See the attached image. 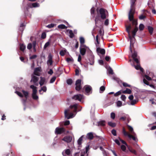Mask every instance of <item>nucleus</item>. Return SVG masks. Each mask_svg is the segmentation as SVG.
I'll use <instances>...</instances> for the list:
<instances>
[{"label": "nucleus", "instance_id": "nucleus-1", "mask_svg": "<svg viewBox=\"0 0 156 156\" xmlns=\"http://www.w3.org/2000/svg\"><path fill=\"white\" fill-rule=\"evenodd\" d=\"M78 104H74L71 105L69 107V119L73 118L76 115V113Z\"/></svg>", "mask_w": 156, "mask_h": 156}, {"label": "nucleus", "instance_id": "nucleus-2", "mask_svg": "<svg viewBox=\"0 0 156 156\" xmlns=\"http://www.w3.org/2000/svg\"><path fill=\"white\" fill-rule=\"evenodd\" d=\"M136 0H131L130 9L128 14V18L129 20H131L133 18V15L134 13V4Z\"/></svg>", "mask_w": 156, "mask_h": 156}, {"label": "nucleus", "instance_id": "nucleus-3", "mask_svg": "<svg viewBox=\"0 0 156 156\" xmlns=\"http://www.w3.org/2000/svg\"><path fill=\"white\" fill-rule=\"evenodd\" d=\"M126 30L128 34L130 40V45L129 47V49L131 53H132L133 51L132 50L131 46L133 45V38L130 35V30L131 29L132 27L130 25L128 26H126Z\"/></svg>", "mask_w": 156, "mask_h": 156}, {"label": "nucleus", "instance_id": "nucleus-4", "mask_svg": "<svg viewBox=\"0 0 156 156\" xmlns=\"http://www.w3.org/2000/svg\"><path fill=\"white\" fill-rule=\"evenodd\" d=\"M97 11L98 12H99L101 18L103 20L105 19L106 17H108V13L105 9L101 8L98 11V9H97Z\"/></svg>", "mask_w": 156, "mask_h": 156}, {"label": "nucleus", "instance_id": "nucleus-5", "mask_svg": "<svg viewBox=\"0 0 156 156\" xmlns=\"http://www.w3.org/2000/svg\"><path fill=\"white\" fill-rule=\"evenodd\" d=\"M30 88L33 89V92L32 94L33 99L34 100H37L38 99V97L37 95V87L34 85H31L30 86Z\"/></svg>", "mask_w": 156, "mask_h": 156}, {"label": "nucleus", "instance_id": "nucleus-6", "mask_svg": "<svg viewBox=\"0 0 156 156\" xmlns=\"http://www.w3.org/2000/svg\"><path fill=\"white\" fill-rule=\"evenodd\" d=\"M66 132V129L64 127H57L55 129V133L56 135H58L65 133Z\"/></svg>", "mask_w": 156, "mask_h": 156}, {"label": "nucleus", "instance_id": "nucleus-7", "mask_svg": "<svg viewBox=\"0 0 156 156\" xmlns=\"http://www.w3.org/2000/svg\"><path fill=\"white\" fill-rule=\"evenodd\" d=\"M122 133L125 136H127L129 138H132L133 140L136 141V139L135 136L136 135H135V136L133 135H132L129 134L128 133H127L126 131L124 128H123Z\"/></svg>", "mask_w": 156, "mask_h": 156}, {"label": "nucleus", "instance_id": "nucleus-8", "mask_svg": "<svg viewBox=\"0 0 156 156\" xmlns=\"http://www.w3.org/2000/svg\"><path fill=\"white\" fill-rule=\"evenodd\" d=\"M83 98V95L81 94H79L74 95L72 97V98L75 100H78L81 101L82 100Z\"/></svg>", "mask_w": 156, "mask_h": 156}, {"label": "nucleus", "instance_id": "nucleus-9", "mask_svg": "<svg viewBox=\"0 0 156 156\" xmlns=\"http://www.w3.org/2000/svg\"><path fill=\"white\" fill-rule=\"evenodd\" d=\"M147 75H148L149 76L147 75H145V78L148 80H152L151 78V77H150L149 76H151L153 79V80L154 81H156V77L155 79H154V76H152L153 75V74L152 73H150L149 71H147Z\"/></svg>", "mask_w": 156, "mask_h": 156}, {"label": "nucleus", "instance_id": "nucleus-10", "mask_svg": "<svg viewBox=\"0 0 156 156\" xmlns=\"http://www.w3.org/2000/svg\"><path fill=\"white\" fill-rule=\"evenodd\" d=\"M81 80L80 79H78L76 81L75 89L76 90L79 91L81 89Z\"/></svg>", "mask_w": 156, "mask_h": 156}, {"label": "nucleus", "instance_id": "nucleus-11", "mask_svg": "<svg viewBox=\"0 0 156 156\" xmlns=\"http://www.w3.org/2000/svg\"><path fill=\"white\" fill-rule=\"evenodd\" d=\"M87 49L89 50V48L85 46H83L80 48V52L81 55H84Z\"/></svg>", "mask_w": 156, "mask_h": 156}, {"label": "nucleus", "instance_id": "nucleus-12", "mask_svg": "<svg viewBox=\"0 0 156 156\" xmlns=\"http://www.w3.org/2000/svg\"><path fill=\"white\" fill-rule=\"evenodd\" d=\"M84 136H82L77 140V144L78 145V149H80L82 147V144Z\"/></svg>", "mask_w": 156, "mask_h": 156}, {"label": "nucleus", "instance_id": "nucleus-13", "mask_svg": "<svg viewBox=\"0 0 156 156\" xmlns=\"http://www.w3.org/2000/svg\"><path fill=\"white\" fill-rule=\"evenodd\" d=\"M96 47H97V52L98 53H100L102 55H104L105 53V50L104 49L100 48L99 45L96 44Z\"/></svg>", "mask_w": 156, "mask_h": 156}, {"label": "nucleus", "instance_id": "nucleus-14", "mask_svg": "<svg viewBox=\"0 0 156 156\" xmlns=\"http://www.w3.org/2000/svg\"><path fill=\"white\" fill-rule=\"evenodd\" d=\"M41 71V68L40 67H37L35 68L34 74L35 75L40 76V72Z\"/></svg>", "mask_w": 156, "mask_h": 156}, {"label": "nucleus", "instance_id": "nucleus-15", "mask_svg": "<svg viewBox=\"0 0 156 156\" xmlns=\"http://www.w3.org/2000/svg\"><path fill=\"white\" fill-rule=\"evenodd\" d=\"M53 63L52 57L51 54H49L48 57V60L47 62V64L48 66L52 65Z\"/></svg>", "mask_w": 156, "mask_h": 156}, {"label": "nucleus", "instance_id": "nucleus-16", "mask_svg": "<svg viewBox=\"0 0 156 156\" xmlns=\"http://www.w3.org/2000/svg\"><path fill=\"white\" fill-rule=\"evenodd\" d=\"M89 60L90 62L87 61H84V62L86 63L87 64H88L89 63L90 65H93L94 63V56L91 55V58H90L89 59Z\"/></svg>", "mask_w": 156, "mask_h": 156}, {"label": "nucleus", "instance_id": "nucleus-17", "mask_svg": "<svg viewBox=\"0 0 156 156\" xmlns=\"http://www.w3.org/2000/svg\"><path fill=\"white\" fill-rule=\"evenodd\" d=\"M137 56V52L135 51H134L132 55V57L134 61L137 64H138L139 63V60L137 58H136Z\"/></svg>", "mask_w": 156, "mask_h": 156}, {"label": "nucleus", "instance_id": "nucleus-18", "mask_svg": "<svg viewBox=\"0 0 156 156\" xmlns=\"http://www.w3.org/2000/svg\"><path fill=\"white\" fill-rule=\"evenodd\" d=\"M84 88L85 89V90L86 92L87 93H90L92 90V87L90 85H85L84 86Z\"/></svg>", "mask_w": 156, "mask_h": 156}, {"label": "nucleus", "instance_id": "nucleus-19", "mask_svg": "<svg viewBox=\"0 0 156 156\" xmlns=\"http://www.w3.org/2000/svg\"><path fill=\"white\" fill-rule=\"evenodd\" d=\"M137 66H135L133 64H131V65L132 66H134L135 68L137 70L140 69V70L142 72H143V69L141 68L140 66L139 62V63L138 64H137Z\"/></svg>", "mask_w": 156, "mask_h": 156}, {"label": "nucleus", "instance_id": "nucleus-20", "mask_svg": "<svg viewBox=\"0 0 156 156\" xmlns=\"http://www.w3.org/2000/svg\"><path fill=\"white\" fill-rule=\"evenodd\" d=\"M86 137L87 139H88L90 140H92L94 137L93 133L92 132H90L88 133L87 134Z\"/></svg>", "mask_w": 156, "mask_h": 156}, {"label": "nucleus", "instance_id": "nucleus-21", "mask_svg": "<svg viewBox=\"0 0 156 156\" xmlns=\"http://www.w3.org/2000/svg\"><path fill=\"white\" fill-rule=\"evenodd\" d=\"M72 140L73 141L74 140V136L72 133L69 131V142H71Z\"/></svg>", "mask_w": 156, "mask_h": 156}, {"label": "nucleus", "instance_id": "nucleus-22", "mask_svg": "<svg viewBox=\"0 0 156 156\" xmlns=\"http://www.w3.org/2000/svg\"><path fill=\"white\" fill-rule=\"evenodd\" d=\"M120 120H122L125 121L126 120H127L128 121H129V117L128 115L125 114L123 116L121 117L119 119Z\"/></svg>", "mask_w": 156, "mask_h": 156}, {"label": "nucleus", "instance_id": "nucleus-23", "mask_svg": "<svg viewBox=\"0 0 156 156\" xmlns=\"http://www.w3.org/2000/svg\"><path fill=\"white\" fill-rule=\"evenodd\" d=\"M138 30V28L137 27H136L134 29V30L132 31V34L133 37H132L133 38V39L135 38V36L136 35V32Z\"/></svg>", "mask_w": 156, "mask_h": 156}, {"label": "nucleus", "instance_id": "nucleus-24", "mask_svg": "<svg viewBox=\"0 0 156 156\" xmlns=\"http://www.w3.org/2000/svg\"><path fill=\"white\" fill-rule=\"evenodd\" d=\"M127 126L128 127V129L130 133L133 135L135 136V135H136L135 133L133 131V127L129 125H127Z\"/></svg>", "mask_w": 156, "mask_h": 156}, {"label": "nucleus", "instance_id": "nucleus-25", "mask_svg": "<svg viewBox=\"0 0 156 156\" xmlns=\"http://www.w3.org/2000/svg\"><path fill=\"white\" fill-rule=\"evenodd\" d=\"M39 80V78L35 76H33L32 77V79L31 81H33V82L35 84L37 83Z\"/></svg>", "mask_w": 156, "mask_h": 156}, {"label": "nucleus", "instance_id": "nucleus-26", "mask_svg": "<svg viewBox=\"0 0 156 156\" xmlns=\"http://www.w3.org/2000/svg\"><path fill=\"white\" fill-rule=\"evenodd\" d=\"M41 80L39 81V84L40 85V86H42L44 83L45 82V79L44 77H40Z\"/></svg>", "mask_w": 156, "mask_h": 156}, {"label": "nucleus", "instance_id": "nucleus-27", "mask_svg": "<svg viewBox=\"0 0 156 156\" xmlns=\"http://www.w3.org/2000/svg\"><path fill=\"white\" fill-rule=\"evenodd\" d=\"M23 95L24 96L25 98H27L28 97L29 93L27 91H25L24 90H22V91Z\"/></svg>", "mask_w": 156, "mask_h": 156}, {"label": "nucleus", "instance_id": "nucleus-28", "mask_svg": "<svg viewBox=\"0 0 156 156\" xmlns=\"http://www.w3.org/2000/svg\"><path fill=\"white\" fill-rule=\"evenodd\" d=\"M131 90L128 88H126V90H123L122 92V93L123 94H131Z\"/></svg>", "mask_w": 156, "mask_h": 156}, {"label": "nucleus", "instance_id": "nucleus-29", "mask_svg": "<svg viewBox=\"0 0 156 156\" xmlns=\"http://www.w3.org/2000/svg\"><path fill=\"white\" fill-rule=\"evenodd\" d=\"M26 48V46L23 44L20 45V49L21 51H23Z\"/></svg>", "mask_w": 156, "mask_h": 156}, {"label": "nucleus", "instance_id": "nucleus-30", "mask_svg": "<svg viewBox=\"0 0 156 156\" xmlns=\"http://www.w3.org/2000/svg\"><path fill=\"white\" fill-rule=\"evenodd\" d=\"M130 21H132V23L133 25H135L136 26L137 25V20H134L133 18L131 20H129Z\"/></svg>", "mask_w": 156, "mask_h": 156}, {"label": "nucleus", "instance_id": "nucleus-31", "mask_svg": "<svg viewBox=\"0 0 156 156\" xmlns=\"http://www.w3.org/2000/svg\"><path fill=\"white\" fill-rule=\"evenodd\" d=\"M69 36L71 38H72L74 37V34L72 30H69Z\"/></svg>", "mask_w": 156, "mask_h": 156}, {"label": "nucleus", "instance_id": "nucleus-32", "mask_svg": "<svg viewBox=\"0 0 156 156\" xmlns=\"http://www.w3.org/2000/svg\"><path fill=\"white\" fill-rule=\"evenodd\" d=\"M62 154L63 156H67L68 155V149H66L63 151L62 152Z\"/></svg>", "mask_w": 156, "mask_h": 156}, {"label": "nucleus", "instance_id": "nucleus-33", "mask_svg": "<svg viewBox=\"0 0 156 156\" xmlns=\"http://www.w3.org/2000/svg\"><path fill=\"white\" fill-rule=\"evenodd\" d=\"M148 29L150 34H152L153 31V28L152 27L149 26L148 27Z\"/></svg>", "mask_w": 156, "mask_h": 156}, {"label": "nucleus", "instance_id": "nucleus-34", "mask_svg": "<svg viewBox=\"0 0 156 156\" xmlns=\"http://www.w3.org/2000/svg\"><path fill=\"white\" fill-rule=\"evenodd\" d=\"M64 113L65 118L68 119V109L65 110Z\"/></svg>", "mask_w": 156, "mask_h": 156}, {"label": "nucleus", "instance_id": "nucleus-35", "mask_svg": "<svg viewBox=\"0 0 156 156\" xmlns=\"http://www.w3.org/2000/svg\"><path fill=\"white\" fill-rule=\"evenodd\" d=\"M98 125L99 126H104L105 125V121H101L98 122Z\"/></svg>", "mask_w": 156, "mask_h": 156}, {"label": "nucleus", "instance_id": "nucleus-36", "mask_svg": "<svg viewBox=\"0 0 156 156\" xmlns=\"http://www.w3.org/2000/svg\"><path fill=\"white\" fill-rule=\"evenodd\" d=\"M95 11V8L94 7H92L90 10V13L91 15L93 17L94 16V13Z\"/></svg>", "mask_w": 156, "mask_h": 156}, {"label": "nucleus", "instance_id": "nucleus-37", "mask_svg": "<svg viewBox=\"0 0 156 156\" xmlns=\"http://www.w3.org/2000/svg\"><path fill=\"white\" fill-rule=\"evenodd\" d=\"M105 90V87L104 86H102L100 88V91L99 92L100 93H102Z\"/></svg>", "mask_w": 156, "mask_h": 156}, {"label": "nucleus", "instance_id": "nucleus-38", "mask_svg": "<svg viewBox=\"0 0 156 156\" xmlns=\"http://www.w3.org/2000/svg\"><path fill=\"white\" fill-rule=\"evenodd\" d=\"M108 73L109 74H113L114 73L113 70L110 67H109L108 69Z\"/></svg>", "mask_w": 156, "mask_h": 156}, {"label": "nucleus", "instance_id": "nucleus-39", "mask_svg": "<svg viewBox=\"0 0 156 156\" xmlns=\"http://www.w3.org/2000/svg\"><path fill=\"white\" fill-rule=\"evenodd\" d=\"M50 39L49 40V41L46 42L44 45V48H46L48 47L50 44Z\"/></svg>", "mask_w": 156, "mask_h": 156}, {"label": "nucleus", "instance_id": "nucleus-40", "mask_svg": "<svg viewBox=\"0 0 156 156\" xmlns=\"http://www.w3.org/2000/svg\"><path fill=\"white\" fill-rule=\"evenodd\" d=\"M43 91L44 92H46L47 90V87L46 86H44L42 87L41 88V89L39 90V92L40 93L41 91Z\"/></svg>", "mask_w": 156, "mask_h": 156}, {"label": "nucleus", "instance_id": "nucleus-41", "mask_svg": "<svg viewBox=\"0 0 156 156\" xmlns=\"http://www.w3.org/2000/svg\"><path fill=\"white\" fill-rule=\"evenodd\" d=\"M108 125L112 127H114L116 126V124L114 122H108Z\"/></svg>", "mask_w": 156, "mask_h": 156}, {"label": "nucleus", "instance_id": "nucleus-42", "mask_svg": "<svg viewBox=\"0 0 156 156\" xmlns=\"http://www.w3.org/2000/svg\"><path fill=\"white\" fill-rule=\"evenodd\" d=\"M58 27V28L61 29H64L66 28V27L64 24L59 25Z\"/></svg>", "mask_w": 156, "mask_h": 156}, {"label": "nucleus", "instance_id": "nucleus-43", "mask_svg": "<svg viewBox=\"0 0 156 156\" xmlns=\"http://www.w3.org/2000/svg\"><path fill=\"white\" fill-rule=\"evenodd\" d=\"M80 43L81 44H83L85 42V40L84 38L83 37H80Z\"/></svg>", "mask_w": 156, "mask_h": 156}, {"label": "nucleus", "instance_id": "nucleus-44", "mask_svg": "<svg viewBox=\"0 0 156 156\" xmlns=\"http://www.w3.org/2000/svg\"><path fill=\"white\" fill-rule=\"evenodd\" d=\"M89 145H87L85 147V151L84 152V154H88L87 152L89 149Z\"/></svg>", "mask_w": 156, "mask_h": 156}, {"label": "nucleus", "instance_id": "nucleus-45", "mask_svg": "<svg viewBox=\"0 0 156 156\" xmlns=\"http://www.w3.org/2000/svg\"><path fill=\"white\" fill-rule=\"evenodd\" d=\"M66 53V50H61L59 52V54L61 56H63L65 55Z\"/></svg>", "mask_w": 156, "mask_h": 156}, {"label": "nucleus", "instance_id": "nucleus-46", "mask_svg": "<svg viewBox=\"0 0 156 156\" xmlns=\"http://www.w3.org/2000/svg\"><path fill=\"white\" fill-rule=\"evenodd\" d=\"M32 6L33 7H38L39 6V4L37 2H35L32 4Z\"/></svg>", "mask_w": 156, "mask_h": 156}, {"label": "nucleus", "instance_id": "nucleus-47", "mask_svg": "<svg viewBox=\"0 0 156 156\" xmlns=\"http://www.w3.org/2000/svg\"><path fill=\"white\" fill-rule=\"evenodd\" d=\"M144 28V26L143 24H140L139 26V29L140 30H142Z\"/></svg>", "mask_w": 156, "mask_h": 156}, {"label": "nucleus", "instance_id": "nucleus-48", "mask_svg": "<svg viewBox=\"0 0 156 156\" xmlns=\"http://www.w3.org/2000/svg\"><path fill=\"white\" fill-rule=\"evenodd\" d=\"M56 79V77L55 76H53L51 79L50 83H53L55 80Z\"/></svg>", "mask_w": 156, "mask_h": 156}, {"label": "nucleus", "instance_id": "nucleus-49", "mask_svg": "<svg viewBox=\"0 0 156 156\" xmlns=\"http://www.w3.org/2000/svg\"><path fill=\"white\" fill-rule=\"evenodd\" d=\"M117 106L118 107H120L122 105V102L121 101H117Z\"/></svg>", "mask_w": 156, "mask_h": 156}, {"label": "nucleus", "instance_id": "nucleus-50", "mask_svg": "<svg viewBox=\"0 0 156 156\" xmlns=\"http://www.w3.org/2000/svg\"><path fill=\"white\" fill-rule=\"evenodd\" d=\"M16 94L20 97L21 98H23V94L20 92L18 91H16Z\"/></svg>", "mask_w": 156, "mask_h": 156}, {"label": "nucleus", "instance_id": "nucleus-51", "mask_svg": "<svg viewBox=\"0 0 156 156\" xmlns=\"http://www.w3.org/2000/svg\"><path fill=\"white\" fill-rule=\"evenodd\" d=\"M62 140H63L67 143L68 142V136H66L64 137L62 139Z\"/></svg>", "mask_w": 156, "mask_h": 156}, {"label": "nucleus", "instance_id": "nucleus-52", "mask_svg": "<svg viewBox=\"0 0 156 156\" xmlns=\"http://www.w3.org/2000/svg\"><path fill=\"white\" fill-rule=\"evenodd\" d=\"M122 85L124 87H130L131 86L128 84L127 83H125V82H123L122 83Z\"/></svg>", "mask_w": 156, "mask_h": 156}, {"label": "nucleus", "instance_id": "nucleus-53", "mask_svg": "<svg viewBox=\"0 0 156 156\" xmlns=\"http://www.w3.org/2000/svg\"><path fill=\"white\" fill-rule=\"evenodd\" d=\"M115 116V113L112 112L111 114V118L112 119H114Z\"/></svg>", "mask_w": 156, "mask_h": 156}, {"label": "nucleus", "instance_id": "nucleus-54", "mask_svg": "<svg viewBox=\"0 0 156 156\" xmlns=\"http://www.w3.org/2000/svg\"><path fill=\"white\" fill-rule=\"evenodd\" d=\"M121 149L124 151H126V147L124 145H122L121 146Z\"/></svg>", "mask_w": 156, "mask_h": 156}, {"label": "nucleus", "instance_id": "nucleus-55", "mask_svg": "<svg viewBox=\"0 0 156 156\" xmlns=\"http://www.w3.org/2000/svg\"><path fill=\"white\" fill-rule=\"evenodd\" d=\"M46 35L45 33L43 32L42 33L41 38L42 39H44L46 37Z\"/></svg>", "mask_w": 156, "mask_h": 156}, {"label": "nucleus", "instance_id": "nucleus-56", "mask_svg": "<svg viewBox=\"0 0 156 156\" xmlns=\"http://www.w3.org/2000/svg\"><path fill=\"white\" fill-rule=\"evenodd\" d=\"M121 98L122 101H125L126 98V97L125 95L122 94L121 96Z\"/></svg>", "mask_w": 156, "mask_h": 156}, {"label": "nucleus", "instance_id": "nucleus-57", "mask_svg": "<svg viewBox=\"0 0 156 156\" xmlns=\"http://www.w3.org/2000/svg\"><path fill=\"white\" fill-rule=\"evenodd\" d=\"M55 25L53 23H51V24H48L47 26V27L48 28H51L54 27Z\"/></svg>", "mask_w": 156, "mask_h": 156}, {"label": "nucleus", "instance_id": "nucleus-58", "mask_svg": "<svg viewBox=\"0 0 156 156\" xmlns=\"http://www.w3.org/2000/svg\"><path fill=\"white\" fill-rule=\"evenodd\" d=\"M136 100H133L131 101V103H130V105H134L136 103Z\"/></svg>", "mask_w": 156, "mask_h": 156}, {"label": "nucleus", "instance_id": "nucleus-59", "mask_svg": "<svg viewBox=\"0 0 156 156\" xmlns=\"http://www.w3.org/2000/svg\"><path fill=\"white\" fill-rule=\"evenodd\" d=\"M139 18L140 20H142L146 18V16L143 14H142L139 16Z\"/></svg>", "mask_w": 156, "mask_h": 156}, {"label": "nucleus", "instance_id": "nucleus-60", "mask_svg": "<svg viewBox=\"0 0 156 156\" xmlns=\"http://www.w3.org/2000/svg\"><path fill=\"white\" fill-rule=\"evenodd\" d=\"M111 133L114 136H116V132L115 130L114 129H112L111 131Z\"/></svg>", "mask_w": 156, "mask_h": 156}, {"label": "nucleus", "instance_id": "nucleus-61", "mask_svg": "<svg viewBox=\"0 0 156 156\" xmlns=\"http://www.w3.org/2000/svg\"><path fill=\"white\" fill-rule=\"evenodd\" d=\"M32 46V44L31 43H29L27 46V48L28 49L30 50L31 49Z\"/></svg>", "mask_w": 156, "mask_h": 156}, {"label": "nucleus", "instance_id": "nucleus-62", "mask_svg": "<svg viewBox=\"0 0 156 156\" xmlns=\"http://www.w3.org/2000/svg\"><path fill=\"white\" fill-rule=\"evenodd\" d=\"M100 17L98 16H97L96 17L95 19V23L96 24L97 23L98 21L99 20Z\"/></svg>", "mask_w": 156, "mask_h": 156}, {"label": "nucleus", "instance_id": "nucleus-63", "mask_svg": "<svg viewBox=\"0 0 156 156\" xmlns=\"http://www.w3.org/2000/svg\"><path fill=\"white\" fill-rule=\"evenodd\" d=\"M37 57V55H32V56L30 57V59H32L35 58Z\"/></svg>", "mask_w": 156, "mask_h": 156}, {"label": "nucleus", "instance_id": "nucleus-64", "mask_svg": "<svg viewBox=\"0 0 156 156\" xmlns=\"http://www.w3.org/2000/svg\"><path fill=\"white\" fill-rule=\"evenodd\" d=\"M129 150L130 152L133 154H136V151L134 149H129Z\"/></svg>", "mask_w": 156, "mask_h": 156}]
</instances>
